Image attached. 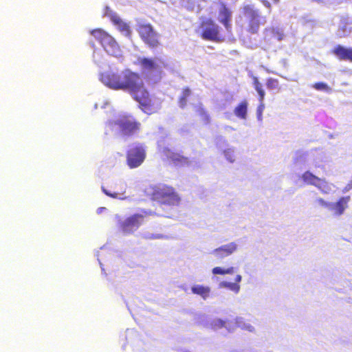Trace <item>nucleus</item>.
I'll return each mask as SVG.
<instances>
[{
	"mask_svg": "<svg viewBox=\"0 0 352 352\" xmlns=\"http://www.w3.org/2000/svg\"><path fill=\"white\" fill-rule=\"evenodd\" d=\"M266 71H267V72H269V73H270V72H270L269 69H266Z\"/></svg>",
	"mask_w": 352,
	"mask_h": 352,
	"instance_id": "obj_49",
	"label": "nucleus"
},
{
	"mask_svg": "<svg viewBox=\"0 0 352 352\" xmlns=\"http://www.w3.org/2000/svg\"><path fill=\"white\" fill-rule=\"evenodd\" d=\"M326 160V154L320 150L308 151L299 156V161L303 162L305 166L309 169H322Z\"/></svg>",
	"mask_w": 352,
	"mask_h": 352,
	"instance_id": "obj_7",
	"label": "nucleus"
},
{
	"mask_svg": "<svg viewBox=\"0 0 352 352\" xmlns=\"http://www.w3.org/2000/svg\"><path fill=\"white\" fill-rule=\"evenodd\" d=\"M254 89H256V91L257 92L263 89V85H262V84L261 82L260 83H257L256 85H254Z\"/></svg>",
	"mask_w": 352,
	"mask_h": 352,
	"instance_id": "obj_42",
	"label": "nucleus"
},
{
	"mask_svg": "<svg viewBox=\"0 0 352 352\" xmlns=\"http://www.w3.org/2000/svg\"><path fill=\"white\" fill-rule=\"evenodd\" d=\"M242 280V276L240 274H237L234 278V283L239 284Z\"/></svg>",
	"mask_w": 352,
	"mask_h": 352,
	"instance_id": "obj_39",
	"label": "nucleus"
},
{
	"mask_svg": "<svg viewBox=\"0 0 352 352\" xmlns=\"http://www.w3.org/2000/svg\"><path fill=\"white\" fill-rule=\"evenodd\" d=\"M219 288H226L237 294L240 292L241 286L239 284L223 280L219 283Z\"/></svg>",
	"mask_w": 352,
	"mask_h": 352,
	"instance_id": "obj_25",
	"label": "nucleus"
},
{
	"mask_svg": "<svg viewBox=\"0 0 352 352\" xmlns=\"http://www.w3.org/2000/svg\"><path fill=\"white\" fill-rule=\"evenodd\" d=\"M352 188V180L344 188L343 192H347Z\"/></svg>",
	"mask_w": 352,
	"mask_h": 352,
	"instance_id": "obj_40",
	"label": "nucleus"
},
{
	"mask_svg": "<svg viewBox=\"0 0 352 352\" xmlns=\"http://www.w3.org/2000/svg\"><path fill=\"white\" fill-rule=\"evenodd\" d=\"M248 102L243 100L240 102L234 109V115L241 120H246L248 116Z\"/></svg>",
	"mask_w": 352,
	"mask_h": 352,
	"instance_id": "obj_22",
	"label": "nucleus"
},
{
	"mask_svg": "<svg viewBox=\"0 0 352 352\" xmlns=\"http://www.w3.org/2000/svg\"><path fill=\"white\" fill-rule=\"evenodd\" d=\"M302 180L309 185L314 186L315 187L317 186L318 182L320 178L314 175L309 170L305 171L302 175Z\"/></svg>",
	"mask_w": 352,
	"mask_h": 352,
	"instance_id": "obj_23",
	"label": "nucleus"
},
{
	"mask_svg": "<svg viewBox=\"0 0 352 352\" xmlns=\"http://www.w3.org/2000/svg\"><path fill=\"white\" fill-rule=\"evenodd\" d=\"M240 17L243 22L242 25L246 26L251 33H256L260 25L265 22V18L260 14L259 11L250 4L243 5Z\"/></svg>",
	"mask_w": 352,
	"mask_h": 352,
	"instance_id": "obj_4",
	"label": "nucleus"
},
{
	"mask_svg": "<svg viewBox=\"0 0 352 352\" xmlns=\"http://www.w3.org/2000/svg\"><path fill=\"white\" fill-rule=\"evenodd\" d=\"M135 64L140 66L143 73L148 77L153 78L154 81L160 79L163 69L168 71H174V64L161 57H154L152 58L139 57Z\"/></svg>",
	"mask_w": 352,
	"mask_h": 352,
	"instance_id": "obj_2",
	"label": "nucleus"
},
{
	"mask_svg": "<svg viewBox=\"0 0 352 352\" xmlns=\"http://www.w3.org/2000/svg\"><path fill=\"white\" fill-rule=\"evenodd\" d=\"M116 219L119 222V227L124 234H131L136 231L144 221V216L140 214H133L124 220L116 215Z\"/></svg>",
	"mask_w": 352,
	"mask_h": 352,
	"instance_id": "obj_8",
	"label": "nucleus"
},
{
	"mask_svg": "<svg viewBox=\"0 0 352 352\" xmlns=\"http://www.w3.org/2000/svg\"><path fill=\"white\" fill-rule=\"evenodd\" d=\"M95 108L97 109L98 108V104H95Z\"/></svg>",
	"mask_w": 352,
	"mask_h": 352,
	"instance_id": "obj_47",
	"label": "nucleus"
},
{
	"mask_svg": "<svg viewBox=\"0 0 352 352\" xmlns=\"http://www.w3.org/2000/svg\"><path fill=\"white\" fill-rule=\"evenodd\" d=\"M351 201L349 196L341 197L336 201H330L328 211L334 217H340L344 214Z\"/></svg>",
	"mask_w": 352,
	"mask_h": 352,
	"instance_id": "obj_11",
	"label": "nucleus"
},
{
	"mask_svg": "<svg viewBox=\"0 0 352 352\" xmlns=\"http://www.w3.org/2000/svg\"><path fill=\"white\" fill-rule=\"evenodd\" d=\"M312 87L318 91H322L326 92L327 94H331L332 92V89L324 82H316L312 85Z\"/></svg>",
	"mask_w": 352,
	"mask_h": 352,
	"instance_id": "obj_28",
	"label": "nucleus"
},
{
	"mask_svg": "<svg viewBox=\"0 0 352 352\" xmlns=\"http://www.w3.org/2000/svg\"><path fill=\"white\" fill-rule=\"evenodd\" d=\"M200 113H204L203 109H200Z\"/></svg>",
	"mask_w": 352,
	"mask_h": 352,
	"instance_id": "obj_48",
	"label": "nucleus"
},
{
	"mask_svg": "<svg viewBox=\"0 0 352 352\" xmlns=\"http://www.w3.org/2000/svg\"><path fill=\"white\" fill-rule=\"evenodd\" d=\"M221 7L219 10V21L224 25L227 30L231 28L230 22L232 19V12L226 7V2L225 0H219Z\"/></svg>",
	"mask_w": 352,
	"mask_h": 352,
	"instance_id": "obj_17",
	"label": "nucleus"
},
{
	"mask_svg": "<svg viewBox=\"0 0 352 352\" xmlns=\"http://www.w3.org/2000/svg\"><path fill=\"white\" fill-rule=\"evenodd\" d=\"M338 35H339L340 36H345V32H344V31H343V32H341V30H340V29L338 30Z\"/></svg>",
	"mask_w": 352,
	"mask_h": 352,
	"instance_id": "obj_45",
	"label": "nucleus"
},
{
	"mask_svg": "<svg viewBox=\"0 0 352 352\" xmlns=\"http://www.w3.org/2000/svg\"><path fill=\"white\" fill-rule=\"evenodd\" d=\"M211 325H212V328H214V329H218L224 327V328L227 329L228 331L231 330L230 322H229L228 321L222 320L221 319H214L212 322Z\"/></svg>",
	"mask_w": 352,
	"mask_h": 352,
	"instance_id": "obj_26",
	"label": "nucleus"
},
{
	"mask_svg": "<svg viewBox=\"0 0 352 352\" xmlns=\"http://www.w3.org/2000/svg\"><path fill=\"white\" fill-rule=\"evenodd\" d=\"M212 273L214 275H225L224 268L221 267H215L212 270Z\"/></svg>",
	"mask_w": 352,
	"mask_h": 352,
	"instance_id": "obj_35",
	"label": "nucleus"
},
{
	"mask_svg": "<svg viewBox=\"0 0 352 352\" xmlns=\"http://www.w3.org/2000/svg\"><path fill=\"white\" fill-rule=\"evenodd\" d=\"M146 238L148 239H168V236H166V235H163V234H151L148 236H146Z\"/></svg>",
	"mask_w": 352,
	"mask_h": 352,
	"instance_id": "obj_34",
	"label": "nucleus"
},
{
	"mask_svg": "<svg viewBox=\"0 0 352 352\" xmlns=\"http://www.w3.org/2000/svg\"><path fill=\"white\" fill-rule=\"evenodd\" d=\"M234 270L235 268L234 267H230L228 268L224 269L225 274H233Z\"/></svg>",
	"mask_w": 352,
	"mask_h": 352,
	"instance_id": "obj_37",
	"label": "nucleus"
},
{
	"mask_svg": "<svg viewBox=\"0 0 352 352\" xmlns=\"http://www.w3.org/2000/svg\"><path fill=\"white\" fill-rule=\"evenodd\" d=\"M159 150L162 153V156L172 162L175 165H184L188 162L187 159L184 158L178 153H175L164 146L162 140L157 142Z\"/></svg>",
	"mask_w": 352,
	"mask_h": 352,
	"instance_id": "obj_13",
	"label": "nucleus"
},
{
	"mask_svg": "<svg viewBox=\"0 0 352 352\" xmlns=\"http://www.w3.org/2000/svg\"><path fill=\"white\" fill-rule=\"evenodd\" d=\"M316 187L321 192V193L324 195L333 194L336 192L335 185L322 178H320Z\"/></svg>",
	"mask_w": 352,
	"mask_h": 352,
	"instance_id": "obj_21",
	"label": "nucleus"
},
{
	"mask_svg": "<svg viewBox=\"0 0 352 352\" xmlns=\"http://www.w3.org/2000/svg\"><path fill=\"white\" fill-rule=\"evenodd\" d=\"M274 2L278 3L279 0H274Z\"/></svg>",
	"mask_w": 352,
	"mask_h": 352,
	"instance_id": "obj_46",
	"label": "nucleus"
},
{
	"mask_svg": "<svg viewBox=\"0 0 352 352\" xmlns=\"http://www.w3.org/2000/svg\"><path fill=\"white\" fill-rule=\"evenodd\" d=\"M204 0H188L186 7L188 10L199 12L204 7Z\"/></svg>",
	"mask_w": 352,
	"mask_h": 352,
	"instance_id": "obj_24",
	"label": "nucleus"
},
{
	"mask_svg": "<svg viewBox=\"0 0 352 352\" xmlns=\"http://www.w3.org/2000/svg\"><path fill=\"white\" fill-rule=\"evenodd\" d=\"M107 127L116 134L131 136L139 132L140 123L131 115L120 113L109 121Z\"/></svg>",
	"mask_w": 352,
	"mask_h": 352,
	"instance_id": "obj_3",
	"label": "nucleus"
},
{
	"mask_svg": "<svg viewBox=\"0 0 352 352\" xmlns=\"http://www.w3.org/2000/svg\"><path fill=\"white\" fill-rule=\"evenodd\" d=\"M333 54L341 60H349L352 62V48H346L338 45L333 50Z\"/></svg>",
	"mask_w": 352,
	"mask_h": 352,
	"instance_id": "obj_19",
	"label": "nucleus"
},
{
	"mask_svg": "<svg viewBox=\"0 0 352 352\" xmlns=\"http://www.w3.org/2000/svg\"><path fill=\"white\" fill-rule=\"evenodd\" d=\"M257 83H260V82L258 81V79L256 77L254 76L253 77V85H255Z\"/></svg>",
	"mask_w": 352,
	"mask_h": 352,
	"instance_id": "obj_43",
	"label": "nucleus"
},
{
	"mask_svg": "<svg viewBox=\"0 0 352 352\" xmlns=\"http://www.w3.org/2000/svg\"><path fill=\"white\" fill-rule=\"evenodd\" d=\"M139 34L142 40L148 45L155 47L158 43V34L151 25H141L138 29Z\"/></svg>",
	"mask_w": 352,
	"mask_h": 352,
	"instance_id": "obj_12",
	"label": "nucleus"
},
{
	"mask_svg": "<svg viewBox=\"0 0 352 352\" xmlns=\"http://www.w3.org/2000/svg\"><path fill=\"white\" fill-rule=\"evenodd\" d=\"M261 2L263 3V6L269 9V12H270V8H271V4L267 0H261Z\"/></svg>",
	"mask_w": 352,
	"mask_h": 352,
	"instance_id": "obj_38",
	"label": "nucleus"
},
{
	"mask_svg": "<svg viewBox=\"0 0 352 352\" xmlns=\"http://www.w3.org/2000/svg\"><path fill=\"white\" fill-rule=\"evenodd\" d=\"M235 323L236 326L241 329L246 330L250 332L254 331V327L251 324L246 322L242 318H237Z\"/></svg>",
	"mask_w": 352,
	"mask_h": 352,
	"instance_id": "obj_27",
	"label": "nucleus"
},
{
	"mask_svg": "<svg viewBox=\"0 0 352 352\" xmlns=\"http://www.w3.org/2000/svg\"><path fill=\"white\" fill-rule=\"evenodd\" d=\"M99 80L104 85L111 89L127 91L144 107L143 110L146 113H153L161 108V101L149 97L144 87L142 79L138 74L130 69H124L120 72L106 71L100 74Z\"/></svg>",
	"mask_w": 352,
	"mask_h": 352,
	"instance_id": "obj_1",
	"label": "nucleus"
},
{
	"mask_svg": "<svg viewBox=\"0 0 352 352\" xmlns=\"http://www.w3.org/2000/svg\"><path fill=\"white\" fill-rule=\"evenodd\" d=\"M190 91L189 89H185L183 91V96L179 99V107L183 108L186 105V98L190 95Z\"/></svg>",
	"mask_w": 352,
	"mask_h": 352,
	"instance_id": "obj_31",
	"label": "nucleus"
},
{
	"mask_svg": "<svg viewBox=\"0 0 352 352\" xmlns=\"http://www.w3.org/2000/svg\"><path fill=\"white\" fill-rule=\"evenodd\" d=\"M274 36L277 38L278 41L283 40L284 37L283 32L280 28H275L273 30Z\"/></svg>",
	"mask_w": 352,
	"mask_h": 352,
	"instance_id": "obj_33",
	"label": "nucleus"
},
{
	"mask_svg": "<svg viewBox=\"0 0 352 352\" xmlns=\"http://www.w3.org/2000/svg\"><path fill=\"white\" fill-rule=\"evenodd\" d=\"M153 197L155 200L169 206H177L180 202V197L175 190L164 185L155 187Z\"/></svg>",
	"mask_w": 352,
	"mask_h": 352,
	"instance_id": "obj_6",
	"label": "nucleus"
},
{
	"mask_svg": "<svg viewBox=\"0 0 352 352\" xmlns=\"http://www.w3.org/2000/svg\"><path fill=\"white\" fill-rule=\"evenodd\" d=\"M91 35L101 44L105 52L113 56L121 55L120 48L115 39L101 29H96L91 32Z\"/></svg>",
	"mask_w": 352,
	"mask_h": 352,
	"instance_id": "obj_5",
	"label": "nucleus"
},
{
	"mask_svg": "<svg viewBox=\"0 0 352 352\" xmlns=\"http://www.w3.org/2000/svg\"><path fill=\"white\" fill-rule=\"evenodd\" d=\"M199 31L204 39L214 40L218 36L219 27L210 20H208L202 23Z\"/></svg>",
	"mask_w": 352,
	"mask_h": 352,
	"instance_id": "obj_14",
	"label": "nucleus"
},
{
	"mask_svg": "<svg viewBox=\"0 0 352 352\" xmlns=\"http://www.w3.org/2000/svg\"><path fill=\"white\" fill-rule=\"evenodd\" d=\"M106 210V208H99L97 210V213L100 214L101 212H102L103 210Z\"/></svg>",
	"mask_w": 352,
	"mask_h": 352,
	"instance_id": "obj_44",
	"label": "nucleus"
},
{
	"mask_svg": "<svg viewBox=\"0 0 352 352\" xmlns=\"http://www.w3.org/2000/svg\"><path fill=\"white\" fill-rule=\"evenodd\" d=\"M266 86L267 89L270 90L278 89L279 86V82L277 79L270 78L267 80Z\"/></svg>",
	"mask_w": 352,
	"mask_h": 352,
	"instance_id": "obj_29",
	"label": "nucleus"
},
{
	"mask_svg": "<svg viewBox=\"0 0 352 352\" xmlns=\"http://www.w3.org/2000/svg\"><path fill=\"white\" fill-rule=\"evenodd\" d=\"M98 56V53H96V52H94V55H93V57H94V61L98 63V64H100V60L97 58Z\"/></svg>",
	"mask_w": 352,
	"mask_h": 352,
	"instance_id": "obj_41",
	"label": "nucleus"
},
{
	"mask_svg": "<svg viewBox=\"0 0 352 352\" xmlns=\"http://www.w3.org/2000/svg\"><path fill=\"white\" fill-rule=\"evenodd\" d=\"M221 142L223 144L226 143V140L223 138H220L217 142V146L223 151V155L225 158L229 162H234L235 161V151L234 148L232 146H228V148H223L221 146Z\"/></svg>",
	"mask_w": 352,
	"mask_h": 352,
	"instance_id": "obj_18",
	"label": "nucleus"
},
{
	"mask_svg": "<svg viewBox=\"0 0 352 352\" xmlns=\"http://www.w3.org/2000/svg\"><path fill=\"white\" fill-rule=\"evenodd\" d=\"M238 248L239 245L236 242L232 241L214 249L212 254L217 258H223L236 252Z\"/></svg>",
	"mask_w": 352,
	"mask_h": 352,
	"instance_id": "obj_16",
	"label": "nucleus"
},
{
	"mask_svg": "<svg viewBox=\"0 0 352 352\" xmlns=\"http://www.w3.org/2000/svg\"><path fill=\"white\" fill-rule=\"evenodd\" d=\"M258 94L259 96V102H263L264 100V97H265V92L264 91L263 89H261L260 91H258Z\"/></svg>",
	"mask_w": 352,
	"mask_h": 352,
	"instance_id": "obj_36",
	"label": "nucleus"
},
{
	"mask_svg": "<svg viewBox=\"0 0 352 352\" xmlns=\"http://www.w3.org/2000/svg\"><path fill=\"white\" fill-rule=\"evenodd\" d=\"M191 291L192 294L199 296L206 300L210 297L211 289L208 286L197 284L192 286Z\"/></svg>",
	"mask_w": 352,
	"mask_h": 352,
	"instance_id": "obj_20",
	"label": "nucleus"
},
{
	"mask_svg": "<svg viewBox=\"0 0 352 352\" xmlns=\"http://www.w3.org/2000/svg\"><path fill=\"white\" fill-rule=\"evenodd\" d=\"M146 157L145 150L140 144L133 145L127 153V163L131 168L140 166Z\"/></svg>",
	"mask_w": 352,
	"mask_h": 352,
	"instance_id": "obj_10",
	"label": "nucleus"
},
{
	"mask_svg": "<svg viewBox=\"0 0 352 352\" xmlns=\"http://www.w3.org/2000/svg\"><path fill=\"white\" fill-rule=\"evenodd\" d=\"M105 15L110 18L111 21L117 26L119 31L125 36H129L131 30L129 25L124 22L119 16L111 10L108 7L106 8Z\"/></svg>",
	"mask_w": 352,
	"mask_h": 352,
	"instance_id": "obj_15",
	"label": "nucleus"
},
{
	"mask_svg": "<svg viewBox=\"0 0 352 352\" xmlns=\"http://www.w3.org/2000/svg\"><path fill=\"white\" fill-rule=\"evenodd\" d=\"M111 190H107L104 187H102L103 192L113 199L124 200L126 197L124 196L127 184L124 180L122 179H113L110 183Z\"/></svg>",
	"mask_w": 352,
	"mask_h": 352,
	"instance_id": "obj_9",
	"label": "nucleus"
},
{
	"mask_svg": "<svg viewBox=\"0 0 352 352\" xmlns=\"http://www.w3.org/2000/svg\"><path fill=\"white\" fill-rule=\"evenodd\" d=\"M265 109V104L263 102H259V105L256 109V118L258 121H262L263 120V113Z\"/></svg>",
	"mask_w": 352,
	"mask_h": 352,
	"instance_id": "obj_30",
	"label": "nucleus"
},
{
	"mask_svg": "<svg viewBox=\"0 0 352 352\" xmlns=\"http://www.w3.org/2000/svg\"><path fill=\"white\" fill-rule=\"evenodd\" d=\"M316 202L318 204V205H319L320 206H322L324 208H326L327 210H328V208H329V202L330 201H325L324 199L322 198H320V197H318L316 199Z\"/></svg>",
	"mask_w": 352,
	"mask_h": 352,
	"instance_id": "obj_32",
	"label": "nucleus"
}]
</instances>
